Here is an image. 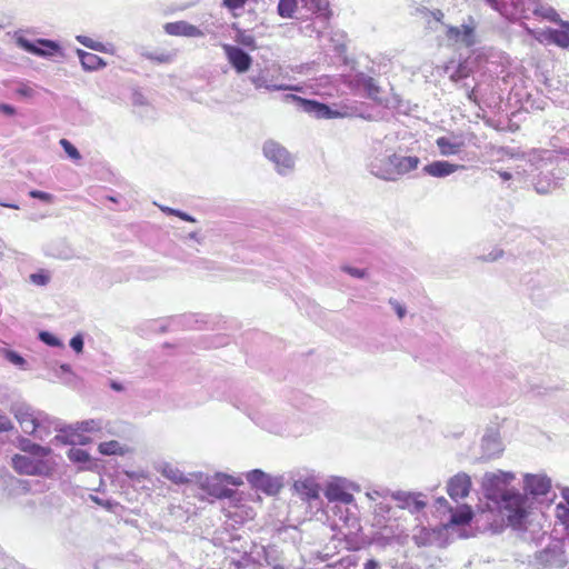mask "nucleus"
<instances>
[{"label":"nucleus","instance_id":"nucleus-51","mask_svg":"<svg viewBox=\"0 0 569 569\" xmlns=\"http://www.w3.org/2000/svg\"><path fill=\"white\" fill-rule=\"evenodd\" d=\"M389 303L392 306L393 310L396 311L399 319H402L406 316V307L402 306L400 302H398L395 299H390Z\"/></svg>","mask_w":569,"mask_h":569},{"label":"nucleus","instance_id":"nucleus-36","mask_svg":"<svg viewBox=\"0 0 569 569\" xmlns=\"http://www.w3.org/2000/svg\"><path fill=\"white\" fill-rule=\"evenodd\" d=\"M297 8L296 0H279L278 13L282 18H291Z\"/></svg>","mask_w":569,"mask_h":569},{"label":"nucleus","instance_id":"nucleus-41","mask_svg":"<svg viewBox=\"0 0 569 569\" xmlns=\"http://www.w3.org/2000/svg\"><path fill=\"white\" fill-rule=\"evenodd\" d=\"M59 143L70 159H72L74 161H78L81 159V154H80L79 150L68 139L63 138L60 140Z\"/></svg>","mask_w":569,"mask_h":569},{"label":"nucleus","instance_id":"nucleus-7","mask_svg":"<svg viewBox=\"0 0 569 569\" xmlns=\"http://www.w3.org/2000/svg\"><path fill=\"white\" fill-rule=\"evenodd\" d=\"M287 102H293L303 112L317 119H335L342 117L338 110L331 109L328 104L318 102L316 100L301 98L299 96L288 93L283 97Z\"/></svg>","mask_w":569,"mask_h":569},{"label":"nucleus","instance_id":"nucleus-60","mask_svg":"<svg viewBox=\"0 0 569 569\" xmlns=\"http://www.w3.org/2000/svg\"><path fill=\"white\" fill-rule=\"evenodd\" d=\"M187 239L194 240V241H197L198 243H202V241H203V238H201V237L199 236V232H198V231H192V232H190V233L187 236Z\"/></svg>","mask_w":569,"mask_h":569},{"label":"nucleus","instance_id":"nucleus-38","mask_svg":"<svg viewBox=\"0 0 569 569\" xmlns=\"http://www.w3.org/2000/svg\"><path fill=\"white\" fill-rule=\"evenodd\" d=\"M264 561L266 565L272 569H284L283 565L278 559V552L273 548L264 549Z\"/></svg>","mask_w":569,"mask_h":569},{"label":"nucleus","instance_id":"nucleus-10","mask_svg":"<svg viewBox=\"0 0 569 569\" xmlns=\"http://www.w3.org/2000/svg\"><path fill=\"white\" fill-rule=\"evenodd\" d=\"M249 80L256 89L263 88L268 91L298 90V87L296 86L281 83L279 81V76L273 74L268 68L253 70L249 76Z\"/></svg>","mask_w":569,"mask_h":569},{"label":"nucleus","instance_id":"nucleus-52","mask_svg":"<svg viewBox=\"0 0 569 569\" xmlns=\"http://www.w3.org/2000/svg\"><path fill=\"white\" fill-rule=\"evenodd\" d=\"M30 278L33 283L39 286H44L49 281L48 276L43 273H32Z\"/></svg>","mask_w":569,"mask_h":569},{"label":"nucleus","instance_id":"nucleus-20","mask_svg":"<svg viewBox=\"0 0 569 569\" xmlns=\"http://www.w3.org/2000/svg\"><path fill=\"white\" fill-rule=\"evenodd\" d=\"M436 146L439 153L443 157L459 154L465 148V141L461 137L450 134L442 136L436 139Z\"/></svg>","mask_w":569,"mask_h":569},{"label":"nucleus","instance_id":"nucleus-39","mask_svg":"<svg viewBox=\"0 0 569 569\" xmlns=\"http://www.w3.org/2000/svg\"><path fill=\"white\" fill-rule=\"evenodd\" d=\"M556 186V182L542 178H537L535 182V189L540 194H547L551 192Z\"/></svg>","mask_w":569,"mask_h":569},{"label":"nucleus","instance_id":"nucleus-11","mask_svg":"<svg viewBox=\"0 0 569 569\" xmlns=\"http://www.w3.org/2000/svg\"><path fill=\"white\" fill-rule=\"evenodd\" d=\"M199 481L210 496H213L219 499L230 498L232 496V490L221 485L223 481L233 486H239L240 483H242L240 480L234 479L232 476L220 473L216 475L213 478H210L208 476L203 477L202 475H200Z\"/></svg>","mask_w":569,"mask_h":569},{"label":"nucleus","instance_id":"nucleus-14","mask_svg":"<svg viewBox=\"0 0 569 569\" xmlns=\"http://www.w3.org/2000/svg\"><path fill=\"white\" fill-rule=\"evenodd\" d=\"M103 428V421L101 419H89L67 427V435H57L54 437L56 442L63 445H74L77 441L73 439L76 432H98Z\"/></svg>","mask_w":569,"mask_h":569},{"label":"nucleus","instance_id":"nucleus-5","mask_svg":"<svg viewBox=\"0 0 569 569\" xmlns=\"http://www.w3.org/2000/svg\"><path fill=\"white\" fill-rule=\"evenodd\" d=\"M391 496L393 500L398 502V507L401 509H407L411 513H418L427 506L426 496L421 492H410V491H393L389 492V490H373L368 492L367 496L369 499L375 500L377 497H387Z\"/></svg>","mask_w":569,"mask_h":569},{"label":"nucleus","instance_id":"nucleus-2","mask_svg":"<svg viewBox=\"0 0 569 569\" xmlns=\"http://www.w3.org/2000/svg\"><path fill=\"white\" fill-rule=\"evenodd\" d=\"M420 159L416 156L398 154L392 148H375L368 161L369 172L385 181H396L399 177L416 170Z\"/></svg>","mask_w":569,"mask_h":569},{"label":"nucleus","instance_id":"nucleus-42","mask_svg":"<svg viewBox=\"0 0 569 569\" xmlns=\"http://www.w3.org/2000/svg\"><path fill=\"white\" fill-rule=\"evenodd\" d=\"M77 41L81 43L82 46L96 50V51H102L103 44L101 42L94 41L93 39L87 37V36H77Z\"/></svg>","mask_w":569,"mask_h":569},{"label":"nucleus","instance_id":"nucleus-46","mask_svg":"<svg viewBox=\"0 0 569 569\" xmlns=\"http://www.w3.org/2000/svg\"><path fill=\"white\" fill-rule=\"evenodd\" d=\"M91 500L93 502H96L97 505L101 506L102 508H104L108 511H113V509L119 506V503L113 501V500L101 499V498H99L97 496H91Z\"/></svg>","mask_w":569,"mask_h":569},{"label":"nucleus","instance_id":"nucleus-44","mask_svg":"<svg viewBox=\"0 0 569 569\" xmlns=\"http://www.w3.org/2000/svg\"><path fill=\"white\" fill-rule=\"evenodd\" d=\"M557 518L560 520V522L566 527L567 531L569 532V508L559 503L557 506Z\"/></svg>","mask_w":569,"mask_h":569},{"label":"nucleus","instance_id":"nucleus-8","mask_svg":"<svg viewBox=\"0 0 569 569\" xmlns=\"http://www.w3.org/2000/svg\"><path fill=\"white\" fill-rule=\"evenodd\" d=\"M246 478L254 489L270 496L279 493L283 487V476H271L261 469L247 472Z\"/></svg>","mask_w":569,"mask_h":569},{"label":"nucleus","instance_id":"nucleus-19","mask_svg":"<svg viewBox=\"0 0 569 569\" xmlns=\"http://www.w3.org/2000/svg\"><path fill=\"white\" fill-rule=\"evenodd\" d=\"M523 488L526 492L535 497L546 496L550 491L551 480L546 475L527 473L523 480Z\"/></svg>","mask_w":569,"mask_h":569},{"label":"nucleus","instance_id":"nucleus-62","mask_svg":"<svg viewBox=\"0 0 569 569\" xmlns=\"http://www.w3.org/2000/svg\"><path fill=\"white\" fill-rule=\"evenodd\" d=\"M561 496L567 503L566 507L569 508V488H563L561 491Z\"/></svg>","mask_w":569,"mask_h":569},{"label":"nucleus","instance_id":"nucleus-24","mask_svg":"<svg viewBox=\"0 0 569 569\" xmlns=\"http://www.w3.org/2000/svg\"><path fill=\"white\" fill-rule=\"evenodd\" d=\"M293 489L307 500H315L319 498L320 487L312 477L296 480L293 482Z\"/></svg>","mask_w":569,"mask_h":569},{"label":"nucleus","instance_id":"nucleus-9","mask_svg":"<svg viewBox=\"0 0 569 569\" xmlns=\"http://www.w3.org/2000/svg\"><path fill=\"white\" fill-rule=\"evenodd\" d=\"M477 23L472 17H468L460 27L448 26L446 37L455 44L466 48L473 47L477 43Z\"/></svg>","mask_w":569,"mask_h":569},{"label":"nucleus","instance_id":"nucleus-16","mask_svg":"<svg viewBox=\"0 0 569 569\" xmlns=\"http://www.w3.org/2000/svg\"><path fill=\"white\" fill-rule=\"evenodd\" d=\"M34 425L37 428L34 432H31V436L41 441L50 437L52 431H60L67 435V427H62L58 419L49 416L43 411H39L37 422Z\"/></svg>","mask_w":569,"mask_h":569},{"label":"nucleus","instance_id":"nucleus-59","mask_svg":"<svg viewBox=\"0 0 569 569\" xmlns=\"http://www.w3.org/2000/svg\"><path fill=\"white\" fill-rule=\"evenodd\" d=\"M363 569H380V563L375 559H369L365 563Z\"/></svg>","mask_w":569,"mask_h":569},{"label":"nucleus","instance_id":"nucleus-26","mask_svg":"<svg viewBox=\"0 0 569 569\" xmlns=\"http://www.w3.org/2000/svg\"><path fill=\"white\" fill-rule=\"evenodd\" d=\"M160 472L164 478L177 485L191 482L193 477H196L193 473H189L188 476L184 475L179 468L171 463H164L161 467Z\"/></svg>","mask_w":569,"mask_h":569},{"label":"nucleus","instance_id":"nucleus-28","mask_svg":"<svg viewBox=\"0 0 569 569\" xmlns=\"http://www.w3.org/2000/svg\"><path fill=\"white\" fill-rule=\"evenodd\" d=\"M305 7L309 10L318 13V18H320L323 22H327L330 18L329 10V1L328 0H302Z\"/></svg>","mask_w":569,"mask_h":569},{"label":"nucleus","instance_id":"nucleus-33","mask_svg":"<svg viewBox=\"0 0 569 569\" xmlns=\"http://www.w3.org/2000/svg\"><path fill=\"white\" fill-rule=\"evenodd\" d=\"M234 40L250 50H256L258 48L254 37L246 30H237Z\"/></svg>","mask_w":569,"mask_h":569},{"label":"nucleus","instance_id":"nucleus-45","mask_svg":"<svg viewBox=\"0 0 569 569\" xmlns=\"http://www.w3.org/2000/svg\"><path fill=\"white\" fill-rule=\"evenodd\" d=\"M29 196L46 203H53L54 201V196L46 191L30 190Z\"/></svg>","mask_w":569,"mask_h":569},{"label":"nucleus","instance_id":"nucleus-61","mask_svg":"<svg viewBox=\"0 0 569 569\" xmlns=\"http://www.w3.org/2000/svg\"><path fill=\"white\" fill-rule=\"evenodd\" d=\"M431 16L438 22H441L445 17L443 12L439 9L431 11Z\"/></svg>","mask_w":569,"mask_h":569},{"label":"nucleus","instance_id":"nucleus-50","mask_svg":"<svg viewBox=\"0 0 569 569\" xmlns=\"http://www.w3.org/2000/svg\"><path fill=\"white\" fill-rule=\"evenodd\" d=\"M246 2L247 0H222L223 6L230 10L241 9Z\"/></svg>","mask_w":569,"mask_h":569},{"label":"nucleus","instance_id":"nucleus-3","mask_svg":"<svg viewBox=\"0 0 569 569\" xmlns=\"http://www.w3.org/2000/svg\"><path fill=\"white\" fill-rule=\"evenodd\" d=\"M496 10L508 19H529L538 16L555 21L558 17L556 10L540 0H487Z\"/></svg>","mask_w":569,"mask_h":569},{"label":"nucleus","instance_id":"nucleus-25","mask_svg":"<svg viewBox=\"0 0 569 569\" xmlns=\"http://www.w3.org/2000/svg\"><path fill=\"white\" fill-rule=\"evenodd\" d=\"M355 82L358 88L365 90L366 96L369 99L381 102V99L379 98L381 89L372 77L366 73H358L355 78Z\"/></svg>","mask_w":569,"mask_h":569},{"label":"nucleus","instance_id":"nucleus-12","mask_svg":"<svg viewBox=\"0 0 569 569\" xmlns=\"http://www.w3.org/2000/svg\"><path fill=\"white\" fill-rule=\"evenodd\" d=\"M10 410L24 433L31 435V432H34L39 410L23 401L13 402Z\"/></svg>","mask_w":569,"mask_h":569},{"label":"nucleus","instance_id":"nucleus-1","mask_svg":"<svg viewBox=\"0 0 569 569\" xmlns=\"http://www.w3.org/2000/svg\"><path fill=\"white\" fill-rule=\"evenodd\" d=\"M515 478V473L510 471L486 472L482 490L485 497L507 517L508 523L515 529H521L528 517V498L518 490L509 488Z\"/></svg>","mask_w":569,"mask_h":569},{"label":"nucleus","instance_id":"nucleus-30","mask_svg":"<svg viewBox=\"0 0 569 569\" xmlns=\"http://www.w3.org/2000/svg\"><path fill=\"white\" fill-rule=\"evenodd\" d=\"M98 450L103 456H123L127 452L126 448L117 440L101 442Z\"/></svg>","mask_w":569,"mask_h":569},{"label":"nucleus","instance_id":"nucleus-32","mask_svg":"<svg viewBox=\"0 0 569 569\" xmlns=\"http://www.w3.org/2000/svg\"><path fill=\"white\" fill-rule=\"evenodd\" d=\"M67 457L71 462L79 465H86L91 461V457L88 451L77 447L70 448L67 452Z\"/></svg>","mask_w":569,"mask_h":569},{"label":"nucleus","instance_id":"nucleus-49","mask_svg":"<svg viewBox=\"0 0 569 569\" xmlns=\"http://www.w3.org/2000/svg\"><path fill=\"white\" fill-rule=\"evenodd\" d=\"M146 57L149 60L157 61L159 63H167V62L171 61V56L168 53H161V54L148 53Z\"/></svg>","mask_w":569,"mask_h":569},{"label":"nucleus","instance_id":"nucleus-22","mask_svg":"<svg viewBox=\"0 0 569 569\" xmlns=\"http://www.w3.org/2000/svg\"><path fill=\"white\" fill-rule=\"evenodd\" d=\"M440 528H427L420 526L416 528L412 535V541L417 547H429L435 545L440 539Z\"/></svg>","mask_w":569,"mask_h":569},{"label":"nucleus","instance_id":"nucleus-58","mask_svg":"<svg viewBox=\"0 0 569 569\" xmlns=\"http://www.w3.org/2000/svg\"><path fill=\"white\" fill-rule=\"evenodd\" d=\"M501 256H502V250H500V249H495V250H492L491 252H489V253L485 257V260H486V261H496V260H498Z\"/></svg>","mask_w":569,"mask_h":569},{"label":"nucleus","instance_id":"nucleus-17","mask_svg":"<svg viewBox=\"0 0 569 569\" xmlns=\"http://www.w3.org/2000/svg\"><path fill=\"white\" fill-rule=\"evenodd\" d=\"M222 49L229 63L237 71V73H244L250 69L252 58L243 49L232 44H223Z\"/></svg>","mask_w":569,"mask_h":569},{"label":"nucleus","instance_id":"nucleus-63","mask_svg":"<svg viewBox=\"0 0 569 569\" xmlns=\"http://www.w3.org/2000/svg\"><path fill=\"white\" fill-rule=\"evenodd\" d=\"M110 387H111L114 391H122V390H123L122 385H121L120 382H118V381H111Z\"/></svg>","mask_w":569,"mask_h":569},{"label":"nucleus","instance_id":"nucleus-47","mask_svg":"<svg viewBox=\"0 0 569 569\" xmlns=\"http://www.w3.org/2000/svg\"><path fill=\"white\" fill-rule=\"evenodd\" d=\"M69 345H70L71 349L73 351H76L77 353L82 352L83 346H84L83 337L80 333L73 336L70 339Z\"/></svg>","mask_w":569,"mask_h":569},{"label":"nucleus","instance_id":"nucleus-23","mask_svg":"<svg viewBox=\"0 0 569 569\" xmlns=\"http://www.w3.org/2000/svg\"><path fill=\"white\" fill-rule=\"evenodd\" d=\"M164 31L170 36H182V37H200L202 32L199 28L190 24L187 21L168 22L163 27Z\"/></svg>","mask_w":569,"mask_h":569},{"label":"nucleus","instance_id":"nucleus-57","mask_svg":"<svg viewBox=\"0 0 569 569\" xmlns=\"http://www.w3.org/2000/svg\"><path fill=\"white\" fill-rule=\"evenodd\" d=\"M0 112L6 116H13L16 113V108L8 103H0Z\"/></svg>","mask_w":569,"mask_h":569},{"label":"nucleus","instance_id":"nucleus-54","mask_svg":"<svg viewBox=\"0 0 569 569\" xmlns=\"http://www.w3.org/2000/svg\"><path fill=\"white\" fill-rule=\"evenodd\" d=\"M17 93L22 96V97H27V98H31L34 93L33 89L27 84H21L18 89H17Z\"/></svg>","mask_w":569,"mask_h":569},{"label":"nucleus","instance_id":"nucleus-31","mask_svg":"<svg viewBox=\"0 0 569 569\" xmlns=\"http://www.w3.org/2000/svg\"><path fill=\"white\" fill-rule=\"evenodd\" d=\"M482 449L488 456H493L501 451L500 441L496 435H485L481 441Z\"/></svg>","mask_w":569,"mask_h":569},{"label":"nucleus","instance_id":"nucleus-35","mask_svg":"<svg viewBox=\"0 0 569 569\" xmlns=\"http://www.w3.org/2000/svg\"><path fill=\"white\" fill-rule=\"evenodd\" d=\"M13 466L18 471L27 475L33 473L34 470L33 463L23 456H16L13 458Z\"/></svg>","mask_w":569,"mask_h":569},{"label":"nucleus","instance_id":"nucleus-43","mask_svg":"<svg viewBox=\"0 0 569 569\" xmlns=\"http://www.w3.org/2000/svg\"><path fill=\"white\" fill-rule=\"evenodd\" d=\"M469 73H470V69L466 64L460 63L457 67V69L450 74V79L453 82H458V81H461V80L468 78Z\"/></svg>","mask_w":569,"mask_h":569},{"label":"nucleus","instance_id":"nucleus-56","mask_svg":"<svg viewBox=\"0 0 569 569\" xmlns=\"http://www.w3.org/2000/svg\"><path fill=\"white\" fill-rule=\"evenodd\" d=\"M24 446H22L23 450H29L31 452H38L42 450V447L36 443H31L29 440H23Z\"/></svg>","mask_w":569,"mask_h":569},{"label":"nucleus","instance_id":"nucleus-15","mask_svg":"<svg viewBox=\"0 0 569 569\" xmlns=\"http://www.w3.org/2000/svg\"><path fill=\"white\" fill-rule=\"evenodd\" d=\"M349 488L356 489L357 487L346 479L335 478L328 482L325 489V496L329 501H338L348 505L353 501V496L348 492Z\"/></svg>","mask_w":569,"mask_h":569},{"label":"nucleus","instance_id":"nucleus-6","mask_svg":"<svg viewBox=\"0 0 569 569\" xmlns=\"http://www.w3.org/2000/svg\"><path fill=\"white\" fill-rule=\"evenodd\" d=\"M16 43L24 51L41 58H51L56 54L63 56L60 43L54 40L39 38L36 41H31L16 33Z\"/></svg>","mask_w":569,"mask_h":569},{"label":"nucleus","instance_id":"nucleus-34","mask_svg":"<svg viewBox=\"0 0 569 569\" xmlns=\"http://www.w3.org/2000/svg\"><path fill=\"white\" fill-rule=\"evenodd\" d=\"M550 40L561 48L569 47V38L566 29V23L562 24L561 29L550 31Z\"/></svg>","mask_w":569,"mask_h":569},{"label":"nucleus","instance_id":"nucleus-21","mask_svg":"<svg viewBox=\"0 0 569 569\" xmlns=\"http://www.w3.org/2000/svg\"><path fill=\"white\" fill-rule=\"evenodd\" d=\"M463 168L465 167L462 164H455V163H450L445 160H436V161H432V162L426 164L422 168V171L425 174H428L430 177L446 178V177L455 173L459 169H463Z\"/></svg>","mask_w":569,"mask_h":569},{"label":"nucleus","instance_id":"nucleus-55","mask_svg":"<svg viewBox=\"0 0 569 569\" xmlns=\"http://www.w3.org/2000/svg\"><path fill=\"white\" fill-rule=\"evenodd\" d=\"M172 216L179 217L180 219H182L184 221H188V222H196V218L194 217H192L189 213H187L184 211H181L179 209H174Z\"/></svg>","mask_w":569,"mask_h":569},{"label":"nucleus","instance_id":"nucleus-29","mask_svg":"<svg viewBox=\"0 0 569 569\" xmlns=\"http://www.w3.org/2000/svg\"><path fill=\"white\" fill-rule=\"evenodd\" d=\"M472 509L468 505H462L457 510L451 512L449 522L452 526H465L472 520Z\"/></svg>","mask_w":569,"mask_h":569},{"label":"nucleus","instance_id":"nucleus-27","mask_svg":"<svg viewBox=\"0 0 569 569\" xmlns=\"http://www.w3.org/2000/svg\"><path fill=\"white\" fill-rule=\"evenodd\" d=\"M82 68L87 71H94L106 66L103 59L96 53L77 50Z\"/></svg>","mask_w":569,"mask_h":569},{"label":"nucleus","instance_id":"nucleus-37","mask_svg":"<svg viewBox=\"0 0 569 569\" xmlns=\"http://www.w3.org/2000/svg\"><path fill=\"white\" fill-rule=\"evenodd\" d=\"M2 355L13 366H16V367H18L20 369H26L27 361L17 351L10 350V349H3L2 350Z\"/></svg>","mask_w":569,"mask_h":569},{"label":"nucleus","instance_id":"nucleus-13","mask_svg":"<svg viewBox=\"0 0 569 569\" xmlns=\"http://www.w3.org/2000/svg\"><path fill=\"white\" fill-rule=\"evenodd\" d=\"M536 559L542 569H559L567 563V558L560 543H553L539 551Z\"/></svg>","mask_w":569,"mask_h":569},{"label":"nucleus","instance_id":"nucleus-48","mask_svg":"<svg viewBox=\"0 0 569 569\" xmlns=\"http://www.w3.org/2000/svg\"><path fill=\"white\" fill-rule=\"evenodd\" d=\"M391 510V506L389 503H385V502H379V503H376L375 506V515L376 516H381V517H385L386 515H388Z\"/></svg>","mask_w":569,"mask_h":569},{"label":"nucleus","instance_id":"nucleus-40","mask_svg":"<svg viewBox=\"0 0 569 569\" xmlns=\"http://www.w3.org/2000/svg\"><path fill=\"white\" fill-rule=\"evenodd\" d=\"M39 340L41 342H43L44 345L49 346V347H62L63 343L61 342V340L54 336L53 333L49 332V331H40L39 335Z\"/></svg>","mask_w":569,"mask_h":569},{"label":"nucleus","instance_id":"nucleus-64","mask_svg":"<svg viewBox=\"0 0 569 569\" xmlns=\"http://www.w3.org/2000/svg\"><path fill=\"white\" fill-rule=\"evenodd\" d=\"M498 173H499L500 178L505 181L510 180L512 177L511 173L507 172V171H499Z\"/></svg>","mask_w":569,"mask_h":569},{"label":"nucleus","instance_id":"nucleus-53","mask_svg":"<svg viewBox=\"0 0 569 569\" xmlns=\"http://www.w3.org/2000/svg\"><path fill=\"white\" fill-rule=\"evenodd\" d=\"M343 271H346L347 273H349L350 276L355 277V278H363L365 277V270L363 269H358V268H353V267H343L342 268Z\"/></svg>","mask_w":569,"mask_h":569},{"label":"nucleus","instance_id":"nucleus-18","mask_svg":"<svg viewBox=\"0 0 569 569\" xmlns=\"http://www.w3.org/2000/svg\"><path fill=\"white\" fill-rule=\"evenodd\" d=\"M471 489V479L465 472H459L450 480L447 485V492L452 500L458 501L459 499L466 498Z\"/></svg>","mask_w":569,"mask_h":569},{"label":"nucleus","instance_id":"nucleus-4","mask_svg":"<svg viewBox=\"0 0 569 569\" xmlns=\"http://www.w3.org/2000/svg\"><path fill=\"white\" fill-rule=\"evenodd\" d=\"M262 153L273 164L279 174L287 176L293 171L295 157L278 141L272 139L266 140L262 146Z\"/></svg>","mask_w":569,"mask_h":569}]
</instances>
